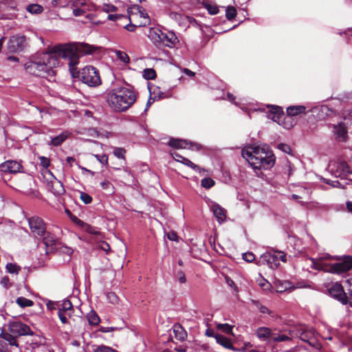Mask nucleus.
<instances>
[{
    "instance_id": "62",
    "label": "nucleus",
    "mask_w": 352,
    "mask_h": 352,
    "mask_svg": "<svg viewBox=\"0 0 352 352\" xmlns=\"http://www.w3.org/2000/svg\"><path fill=\"white\" fill-rule=\"evenodd\" d=\"M167 238L170 241H177L178 240V236L175 232H170L167 234Z\"/></svg>"
},
{
    "instance_id": "9",
    "label": "nucleus",
    "mask_w": 352,
    "mask_h": 352,
    "mask_svg": "<svg viewBox=\"0 0 352 352\" xmlns=\"http://www.w3.org/2000/svg\"><path fill=\"white\" fill-rule=\"evenodd\" d=\"M327 289L329 295L332 298H335L342 305L349 304V298L340 283L338 282L333 283L328 286Z\"/></svg>"
},
{
    "instance_id": "22",
    "label": "nucleus",
    "mask_w": 352,
    "mask_h": 352,
    "mask_svg": "<svg viewBox=\"0 0 352 352\" xmlns=\"http://www.w3.org/2000/svg\"><path fill=\"white\" fill-rule=\"evenodd\" d=\"M306 107L304 105L289 106L287 108L286 119L292 120V117L306 114Z\"/></svg>"
},
{
    "instance_id": "10",
    "label": "nucleus",
    "mask_w": 352,
    "mask_h": 352,
    "mask_svg": "<svg viewBox=\"0 0 352 352\" xmlns=\"http://www.w3.org/2000/svg\"><path fill=\"white\" fill-rule=\"evenodd\" d=\"M349 168L348 164L341 160L331 162L329 164V170L331 174L336 177H340L341 179H343L349 173Z\"/></svg>"
},
{
    "instance_id": "61",
    "label": "nucleus",
    "mask_w": 352,
    "mask_h": 352,
    "mask_svg": "<svg viewBox=\"0 0 352 352\" xmlns=\"http://www.w3.org/2000/svg\"><path fill=\"white\" fill-rule=\"evenodd\" d=\"M1 285L6 289L8 288L10 286V283L8 277H3L1 280Z\"/></svg>"
},
{
    "instance_id": "44",
    "label": "nucleus",
    "mask_w": 352,
    "mask_h": 352,
    "mask_svg": "<svg viewBox=\"0 0 352 352\" xmlns=\"http://www.w3.org/2000/svg\"><path fill=\"white\" fill-rule=\"evenodd\" d=\"M71 315H72L71 313H65V312H63V310H58V318L60 320L61 322L63 324H66L68 322L67 316L70 317Z\"/></svg>"
},
{
    "instance_id": "47",
    "label": "nucleus",
    "mask_w": 352,
    "mask_h": 352,
    "mask_svg": "<svg viewBox=\"0 0 352 352\" xmlns=\"http://www.w3.org/2000/svg\"><path fill=\"white\" fill-rule=\"evenodd\" d=\"M214 185V182L211 178H204L201 180V186L206 188H210Z\"/></svg>"
},
{
    "instance_id": "53",
    "label": "nucleus",
    "mask_w": 352,
    "mask_h": 352,
    "mask_svg": "<svg viewBox=\"0 0 352 352\" xmlns=\"http://www.w3.org/2000/svg\"><path fill=\"white\" fill-rule=\"evenodd\" d=\"M277 147L279 150L282 151L285 153L289 154L292 152L290 146L287 144L280 143L278 144Z\"/></svg>"
},
{
    "instance_id": "24",
    "label": "nucleus",
    "mask_w": 352,
    "mask_h": 352,
    "mask_svg": "<svg viewBox=\"0 0 352 352\" xmlns=\"http://www.w3.org/2000/svg\"><path fill=\"white\" fill-rule=\"evenodd\" d=\"M172 155L173 156V158L177 162H181L188 167H190L195 171H199L200 168L197 165L192 162L190 160L182 156L181 155L177 153H173Z\"/></svg>"
},
{
    "instance_id": "51",
    "label": "nucleus",
    "mask_w": 352,
    "mask_h": 352,
    "mask_svg": "<svg viewBox=\"0 0 352 352\" xmlns=\"http://www.w3.org/2000/svg\"><path fill=\"white\" fill-rule=\"evenodd\" d=\"M86 1L85 0H72L71 8H81L86 6Z\"/></svg>"
},
{
    "instance_id": "45",
    "label": "nucleus",
    "mask_w": 352,
    "mask_h": 352,
    "mask_svg": "<svg viewBox=\"0 0 352 352\" xmlns=\"http://www.w3.org/2000/svg\"><path fill=\"white\" fill-rule=\"evenodd\" d=\"M113 153L118 158L124 159V155L126 153V151L123 148L116 147L114 148Z\"/></svg>"
},
{
    "instance_id": "54",
    "label": "nucleus",
    "mask_w": 352,
    "mask_h": 352,
    "mask_svg": "<svg viewBox=\"0 0 352 352\" xmlns=\"http://www.w3.org/2000/svg\"><path fill=\"white\" fill-rule=\"evenodd\" d=\"M258 283L259 285V286L264 290H267L270 289V283L266 280L264 278H261V280H258Z\"/></svg>"
},
{
    "instance_id": "52",
    "label": "nucleus",
    "mask_w": 352,
    "mask_h": 352,
    "mask_svg": "<svg viewBox=\"0 0 352 352\" xmlns=\"http://www.w3.org/2000/svg\"><path fill=\"white\" fill-rule=\"evenodd\" d=\"M323 182L331 185L333 188H343V186L337 180L331 181L328 179H322Z\"/></svg>"
},
{
    "instance_id": "33",
    "label": "nucleus",
    "mask_w": 352,
    "mask_h": 352,
    "mask_svg": "<svg viewBox=\"0 0 352 352\" xmlns=\"http://www.w3.org/2000/svg\"><path fill=\"white\" fill-rule=\"evenodd\" d=\"M100 186L102 190H105L109 194L113 193V186L109 181L104 180L101 182Z\"/></svg>"
},
{
    "instance_id": "31",
    "label": "nucleus",
    "mask_w": 352,
    "mask_h": 352,
    "mask_svg": "<svg viewBox=\"0 0 352 352\" xmlns=\"http://www.w3.org/2000/svg\"><path fill=\"white\" fill-rule=\"evenodd\" d=\"M16 303L21 307H32L34 304L33 301L24 297H19L16 300Z\"/></svg>"
},
{
    "instance_id": "40",
    "label": "nucleus",
    "mask_w": 352,
    "mask_h": 352,
    "mask_svg": "<svg viewBox=\"0 0 352 352\" xmlns=\"http://www.w3.org/2000/svg\"><path fill=\"white\" fill-rule=\"evenodd\" d=\"M236 15V10L233 6H228L226 8V16L228 20H232Z\"/></svg>"
},
{
    "instance_id": "13",
    "label": "nucleus",
    "mask_w": 352,
    "mask_h": 352,
    "mask_svg": "<svg viewBox=\"0 0 352 352\" xmlns=\"http://www.w3.org/2000/svg\"><path fill=\"white\" fill-rule=\"evenodd\" d=\"M270 111L271 112H270V115L268 116L269 118L272 119L274 122H279L280 120V118L282 117H284V118H283L284 120H283V127L285 129H289L293 127V126H294L293 122L292 121V120L286 119L287 116H283V111L280 107H272V109L270 110Z\"/></svg>"
},
{
    "instance_id": "19",
    "label": "nucleus",
    "mask_w": 352,
    "mask_h": 352,
    "mask_svg": "<svg viewBox=\"0 0 352 352\" xmlns=\"http://www.w3.org/2000/svg\"><path fill=\"white\" fill-rule=\"evenodd\" d=\"M48 175L52 177V180L48 182V188L56 196H60L65 193V190L63 184L54 177L50 171H47Z\"/></svg>"
},
{
    "instance_id": "39",
    "label": "nucleus",
    "mask_w": 352,
    "mask_h": 352,
    "mask_svg": "<svg viewBox=\"0 0 352 352\" xmlns=\"http://www.w3.org/2000/svg\"><path fill=\"white\" fill-rule=\"evenodd\" d=\"M28 11L32 14H40L43 12L42 6L38 4H32L28 6L27 8Z\"/></svg>"
},
{
    "instance_id": "57",
    "label": "nucleus",
    "mask_w": 352,
    "mask_h": 352,
    "mask_svg": "<svg viewBox=\"0 0 352 352\" xmlns=\"http://www.w3.org/2000/svg\"><path fill=\"white\" fill-rule=\"evenodd\" d=\"M274 253L276 256H277L278 262L280 261L283 262H286V254L282 251H274Z\"/></svg>"
},
{
    "instance_id": "21",
    "label": "nucleus",
    "mask_w": 352,
    "mask_h": 352,
    "mask_svg": "<svg viewBox=\"0 0 352 352\" xmlns=\"http://www.w3.org/2000/svg\"><path fill=\"white\" fill-rule=\"evenodd\" d=\"M313 113H315L318 119H325L327 117L331 116L333 111L327 105L317 106L311 109Z\"/></svg>"
},
{
    "instance_id": "43",
    "label": "nucleus",
    "mask_w": 352,
    "mask_h": 352,
    "mask_svg": "<svg viewBox=\"0 0 352 352\" xmlns=\"http://www.w3.org/2000/svg\"><path fill=\"white\" fill-rule=\"evenodd\" d=\"M40 165L45 169V173L48 174L47 171H49L47 168L50 165V160L49 158L43 156L39 157Z\"/></svg>"
},
{
    "instance_id": "60",
    "label": "nucleus",
    "mask_w": 352,
    "mask_h": 352,
    "mask_svg": "<svg viewBox=\"0 0 352 352\" xmlns=\"http://www.w3.org/2000/svg\"><path fill=\"white\" fill-rule=\"evenodd\" d=\"M73 8V14L76 16H82L85 13V10L82 9L81 8L76 7Z\"/></svg>"
},
{
    "instance_id": "14",
    "label": "nucleus",
    "mask_w": 352,
    "mask_h": 352,
    "mask_svg": "<svg viewBox=\"0 0 352 352\" xmlns=\"http://www.w3.org/2000/svg\"><path fill=\"white\" fill-rule=\"evenodd\" d=\"M332 127L335 140L338 142H346L348 138V131L345 124L343 122H339L337 124H333Z\"/></svg>"
},
{
    "instance_id": "4",
    "label": "nucleus",
    "mask_w": 352,
    "mask_h": 352,
    "mask_svg": "<svg viewBox=\"0 0 352 352\" xmlns=\"http://www.w3.org/2000/svg\"><path fill=\"white\" fill-rule=\"evenodd\" d=\"M136 96L133 91L127 87H118L107 94L109 106L115 111H124L135 101Z\"/></svg>"
},
{
    "instance_id": "56",
    "label": "nucleus",
    "mask_w": 352,
    "mask_h": 352,
    "mask_svg": "<svg viewBox=\"0 0 352 352\" xmlns=\"http://www.w3.org/2000/svg\"><path fill=\"white\" fill-rule=\"evenodd\" d=\"M175 278L180 283H186V276L184 272L179 270L175 274Z\"/></svg>"
},
{
    "instance_id": "8",
    "label": "nucleus",
    "mask_w": 352,
    "mask_h": 352,
    "mask_svg": "<svg viewBox=\"0 0 352 352\" xmlns=\"http://www.w3.org/2000/svg\"><path fill=\"white\" fill-rule=\"evenodd\" d=\"M294 336H299L301 340L308 342L311 345L316 343V331L310 327L299 324L294 328Z\"/></svg>"
},
{
    "instance_id": "17",
    "label": "nucleus",
    "mask_w": 352,
    "mask_h": 352,
    "mask_svg": "<svg viewBox=\"0 0 352 352\" xmlns=\"http://www.w3.org/2000/svg\"><path fill=\"white\" fill-rule=\"evenodd\" d=\"M294 337V330L290 329L289 331L286 330H279L277 331L275 329L273 331L272 338L271 342H281L291 340Z\"/></svg>"
},
{
    "instance_id": "28",
    "label": "nucleus",
    "mask_w": 352,
    "mask_h": 352,
    "mask_svg": "<svg viewBox=\"0 0 352 352\" xmlns=\"http://www.w3.org/2000/svg\"><path fill=\"white\" fill-rule=\"evenodd\" d=\"M69 134L68 131L63 132L56 137L53 138L50 144L56 146L60 145L69 137Z\"/></svg>"
},
{
    "instance_id": "3",
    "label": "nucleus",
    "mask_w": 352,
    "mask_h": 352,
    "mask_svg": "<svg viewBox=\"0 0 352 352\" xmlns=\"http://www.w3.org/2000/svg\"><path fill=\"white\" fill-rule=\"evenodd\" d=\"M338 259V256L324 253L320 254L316 258H309V261L312 269L331 274H340L352 269V259L351 258H346L342 262L333 264L327 263L328 261Z\"/></svg>"
},
{
    "instance_id": "32",
    "label": "nucleus",
    "mask_w": 352,
    "mask_h": 352,
    "mask_svg": "<svg viewBox=\"0 0 352 352\" xmlns=\"http://www.w3.org/2000/svg\"><path fill=\"white\" fill-rule=\"evenodd\" d=\"M215 339L217 343L220 344L221 345L226 348H229L231 345V343L228 338L219 333L217 335H215Z\"/></svg>"
},
{
    "instance_id": "25",
    "label": "nucleus",
    "mask_w": 352,
    "mask_h": 352,
    "mask_svg": "<svg viewBox=\"0 0 352 352\" xmlns=\"http://www.w3.org/2000/svg\"><path fill=\"white\" fill-rule=\"evenodd\" d=\"M72 219L76 223L78 226H81L82 229L88 233L97 234L98 232L96 230L95 228L91 226L84 223L80 219H78L76 217H74Z\"/></svg>"
},
{
    "instance_id": "2",
    "label": "nucleus",
    "mask_w": 352,
    "mask_h": 352,
    "mask_svg": "<svg viewBox=\"0 0 352 352\" xmlns=\"http://www.w3.org/2000/svg\"><path fill=\"white\" fill-rule=\"evenodd\" d=\"M241 154L255 170L261 168L269 169L275 164V156L266 145L247 146L242 149Z\"/></svg>"
},
{
    "instance_id": "59",
    "label": "nucleus",
    "mask_w": 352,
    "mask_h": 352,
    "mask_svg": "<svg viewBox=\"0 0 352 352\" xmlns=\"http://www.w3.org/2000/svg\"><path fill=\"white\" fill-rule=\"evenodd\" d=\"M109 301L113 304L117 303L118 300V296L114 293H108L107 295Z\"/></svg>"
},
{
    "instance_id": "34",
    "label": "nucleus",
    "mask_w": 352,
    "mask_h": 352,
    "mask_svg": "<svg viewBox=\"0 0 352 352\" xmlns=\"http://www.w3.org/2000/svg\"><path fill=\"white\" fill-rule=\"evenodd\" d=\"M73 305L69 300H64L58 308V310H63L65 313H71Z\"/></svg>"
},
{
    "instance_id": "37",
    "label": "nucleus",
    "mask_w": 352,
    "mask_h": 352,
    "mask_svg": "<svg viewBox=\"0 0 352 352\" xmlns=\"http://www.w3.org/2000/svg\"><path fill=\"white\" fill-rule=\"evenodd\" d=\"M217 328L227 334H232V327L229 324H218Z\"/></svg>"
},
{
    "instance_id": "7",
    "label": "nucleus",
    "mask_w": 352,
    "mask_h": 352,
    "mask_svg": "<svg viewBox=\"0 0 352 352\" xmlns=\"http://www.w3.org/2000/svg\"><path fill=\"white\" fill-rule=\"evenodd\" d=\"M80 78L83 83L89 87H96L101 84L98 70L92 66H87L82 69Z\"/></svg>"
},
{
    "instance_id": "48",
    "label": "nucleus",
    "mask_w": 352,
    "mask_h": 352,
    "mask_svg": "<svg viewBox=\"0 0 352 352\" xmlns=\"http://www.w3.org/2000/svg\"><path fill=\"white\" fill-rule=\"evenodd\" d=\"M347 291L349 294L350 297L352 298V278H349L346 280ZM349 304L352 307V299L349 300Z\"/></svg>"
},
{
    "instance_id": "5",
    "label": "nucleus",
    "mask_w": 352,
    "mask_h": 352,
    "mask_svg": "<svg viewBox=\"0 0 352 352\" xmlns=\"http://www.w3.org/2000/svg\"><path fill=\"white\" fill-rule=\"evenodd\" d=\"M8 332L1 333L2 338L8 341L12 346H17L16 338L19 336L32 335V331L30 328L20 322H13L9 324Z\"/></svg>"
},
{
    "instance_id": "16",
    "label": "nucleus",
    "mask_w": 352,
    "mask_h": 352,
    "mask_svg": "<svg viewBox=\"0 0 352 352\" xmlns=\"http://www.w3.org/2000/svg\"><path fill=\"white\" fill-rule=\"evenodd\" d=\"M277 256H276L272 252H268L261 255L259 259V263L261 265H267L271 269L278 268L279 263L278 262Z\"/></svg>"
},
{
    "instance_id": "23",
    "label": "nucleus",
    "mask_w": 352,
    "mask_h": 352,
    "mask_svg": "<svg viewBox=\"0 0 352 352\" xmlns=\"http://www.w3.org/2000/svg\"><path fill=\"white\" fill-rule=\"evenodd\" d=\"M210 208L219 223H222L225 221L226 217V210L223 208L218 204L212 203L210 206Z\"/></svg>"
},
{
    "instance_id": "63",
    "label": "nucleus",
    "mask_w": 352,
    "mask_h": 352,
    "mask_svg": "<svg viewBox=\"0 0 352 352\" xmlns=\"http://www.w3.org/2000/svg\"><path fill=\"white\" fill-rule=\"evenodd\" d=\"M218 333H216L214 332V330L210 328H208L206 330L205 335L208 337H214L215 338V335H217Z\"/></svg>"
},
{
    "instance_id": "12",
    "label": "nucleus",
    "mask_w": 352,
    "mask_h": 352,
    "mask_svg": "<svg viewBox=\"0 0 352 352\" xmlns=\"http://www.w3.org/2000/svg\"><path fill=\"white\" fill-rule=\"evenodd\" d=\"M28 223L31 232L35 236H42L45 232L46 226L41 218L36 216L32 217L28 219Z\"/></svg>"
},
{
    "instance_id": "20",
    "label": "nucleus",
    "mask_w": 352,
    "mask_h": 352,
    "mask_svg": "<svg viewBox=\"0 0 352 352\" xmlns=\"http://www.w3.org/2000/svg\"><path fill=\"white\" fill-rule=\"evenodd\" d=\"M273 330L267 327H260L255 330L256 338L263 342H270L272 338Z\"/></svg>"
},
{
    "instance_id": "41",
    "label": "nucleus",
    "mask_w": 352,
    "mask_h": 352,
    "mask_svg": "<svg viewBox=\"0 0 352 352\" xmlns=\"http://www.w3.org/2000/svg\"><path fill=\"white\" fill-rule=\"evenodd\" d=\"M137 10L140 14V17L145 19V22L143 23V25H146V24L149 23V18L148 14L145 12V10L141 7L138 6Z\"/></svg>"
},
{
    "instance_id": "49",
    "label": "nucleus",
    "mask_w": 352,
    "mask_h": 352,
    "mask_svg": "<svg viewBox=\"0 0 352 352\" xmlns=\"http://www.w3.org/2000/svg\"><path fill=\"white\" fill-rule=\"evenodd\" d=\"M94 156L97 159V160L102 164V165L108 164V156L105 154L104 155H94Z\"/></svg>"
},
{
    "instance_id": "27",
    "label": "nucleus",
    "mask_w": 352,
    "mask_h": 352,
    "mask_svg": "<svg viewBox=\"0 0 352 352\" xmlns=\"http://www.w3.org/2000/svg\"><path fill=\"white\" fill-rule=\"evenodd\" d=\"M173 333L175 337L180 341H184L187 337L186 331L180 324L173 326Z\"/></svg>"
},
{
    "instance_id": "26",
    "label": "nucleus",
    "mask_w": 352,
    "mask_h": 352,
    "mask_svg": "<svg viewBox=\"0 0 352 352\" xmlns=\"http://www.w3.org/2000/svg\"><path fill=\"white\" fill-rule=\"evenodd\" d=\"M43 236V243L47 247L52 248L56 244L57 238L52 232L45 230V232Z\"/></svg>"
},
{
    "instance_id": "29",
    "label": "nucleus",
    "mask_w": 352,
    "mask_h": 352,
    "mask_svg": "<svg viewBox=\"0 0 352 352\" xmlns=\"http://www.w3.org/2000/svg\"><path fill=\"white\" fill-rule=\"evenodd\" d=\"M281 288L279 292L285 291L291 288H305L307 287V285L305 282H298L295 286H292V283L288 281L283 283L280 285Z\"/></svg>"
},
{
    "instance_id": "50",
    "label": "nucleus",
    "mask_w": 352,
    "mask_h": 352,
    "mask_svg": "<svg viewBox=\"0 0 352 352\" xmlns=\"http://www.w3.org/2000/svg\"><path fill=\"white\" fill-rule=\"evenodd\" d=\"M252 302L255 305L256 308L261 312L262 314H270V311L267 307L261 305L256 300H252Z\"/></svg>"
},
{
    "instance_id": "1",
    "label": "nucleus",
    "mask_w": 352,
    "mask_h": 352,
    "mask_svg": "<svg viewBox=\"0 0 352 352\" xmlns=\"http://www.w3.org/2000/svg\"><path fill=\"white\" fill-rule=\"evenodd\" d=\"M96 47L85 43L59 44L49 52L38 53L25 64L26 71L42 78L53 77L54 68L59 64V58L68 60L69 69L73 78L79 76L77 65L79 58L93 53Z\"/></svg>"
},
{
    "instance_id": "35",
    "label": "nucleus",
    "mask_w": 352,
    "mask_h": 352,
    "mask_svg": "<svg viewBox=\"0 0 352 352\" xmlns=\"http://www.w3.org/2000/svg\"><path fill=\"white\" fill-rule=\"evenodd\" d=\"M143 76L147 80H153L156 76L155 71L151 68L145 69L143 71Z\"/></svg>"
},
{
    "instance_id": "58",
    "label": "nucleus",
    "mask_w": 352,
    "mask_h": 352,
    "mask_svg": "<svg viewBox=\"0 0 352 352\" xmlns=\"http://www.w3.org/2000/svg\"><path fill=\"white\" fill-rule=\"evenodd\" d=\"M243 258L245 261H247L248 263H251L255 259V257H254V255L252 252H246L243 254Z\"/></svg>"
},
{
    "instance_id": "30",
    "label": "nucleus",
    "mask_w": 352,
    "mask_h": 352,
    "mask_svg": "<svg viewBox=\"0 0 352 352\" xmlns=\"http://www.w3.org/2000/svg\"><path fill=\"white\" fill-rule=\"evenodd\" d=\"M87 318L91 325H98L100 322V318L94 311L89 312Z\"/></svg>"
},
{
    "instance_id": "11",
    "label": "nucleus",
    "mask_w": 352,
    "mask_h": 352,
    "mask_svg": "<svg viewBox=\"0 0 352 352\" xmlns=\"http://www.w3.org/2000/svg\"><path fill=\"white\" fill-rule=\"evenodd\" d=\"M27 45L26 38L21 34L14 35L10 37L8 43V49L11 53L22 51Z\"/></svg>"
},
{
    "instance_id": "46",
    "label": "nucleus",
    "mask_w": 352,
    "mask_h": 352,
    "mask_svg": "<svg viewBox=\"0 0 352 352\" xmlns=\"http://www.w3.org/2000/svg\"><path fill=\"white\" fill-rule=\"evenodd\" d=\"M80 199L85 204L91 203L93 200L92 197L89 195L83 192H80Z\"/></svg>"
},
{
    "instance_id": "55",
    "label": "nucleus",
    "mask_w": 352,
    "mask_h": 352,
    "mask_svg": "<svg viewBox=\"0 0 352 352\" xmlns=\"http://www.w3.org/2000/svg\"><path fill=\"white\" fill-rule=\"evenodd\" d=\"M226 283L230 287L232 288L235 292H239L237 286L232 278L228 276H226Z\"/></svg>"
},
{
    "instance_id": "42",
    "label": "nucleus",
    "mask_w": 352,
    "mask_h": 352,
    "mask_svg": "<svg viewBox=\"0 0 352 352\" xmlns=\"http://www.w3.org/2000/svg\"><path fill=\"white\" fill-rule=\"evenodd\" d=\"M94 352H118L116 349L105 346V345H100L97 346L94 349Z\"/></svg>"
},
{
    "instance_id": "38",
    "label": "nucleus",
    "mask_w": 352,
    "mask_h": 352,
    "mask_svg": "<svg viewBox=\"0 0 352 352\" xmlns=\"http://www.w3.org/2000/svg\"><path fill=\"white\" fill-rule=\"evenodd\" d=\"M116 54L117 58L124 63H129L130 58L129 56L124 52L116 50Z\"/></svg>"
},
{
    "instance_id": "6",
    "label": "nucleus",
    "mask_w": 352,
    "mask_h": 352,
    "mask_svg": "<svg viewBox=\"0 0 352 352\" xmlns=\"http://www.w3.org/2000/svg\"><path fill=\"white\" fill-rule=\"evenodd\" d=\"M148 36L156 45H163L166 47H173L178 42V38L173 32L164 33L160 30H151Z\"/></svg>"
},
{
    "instance_id": "15",
    "label": "nucleus",
    "mask_w": 352,
    "mask_h": 352,
    "mask_svg": "<svg viewBox=\"0 0 352 352\" xmlns=\"http://www.w3.org/2000/svg\"><path fill=\"white\" fill-rule=\"evenodd\" d=\"M168 144L175 148H189L192 150H199L201 145L197 143L188 142L185 140L174 139L170 140Z\"/></svg>"
},
{
    "instance_id": "36",
    "label": "nucleus",
    "mask_w": 352,
    "mask_h": 352,
    "mask_svg": "<svg viewBox=\"0 0 352 352\" xmlns=\"http://www.w3.org/2000/svg\"><path fill=\"white\" fill-rule=\"evenodd\" d=\"M6 268L8 273L16 274H17L19 273V270H21V267L19 266H18L16 264L11 263H8L6 265Z\"/></svg>"
},
{
    "instance_id": "64",
    "label": "nucleus",
    "mask_w": 352,
    "mask_h": 352,
    "mask_svg": "<svg viewBox=\"0 0 352 352\" xmlns=\"http://www.w3.org/2000/svg\"><path fill=\"white\" fill-rule=\"evenodd\" d=\"M208 12L212 14H216L219 10L217 7H210L208 8Z\"/></svg>"
},
{
    "instance_id": "18",
    "label": "nucleus",
    "mask_w": 352,
    "mask_h": 352,
    "mask_svg": "<svg viewBox=\"0 0 352 352\" xmlns=\"http://www.w3.org/2000/svg\"><path fill=\"white\" fill-rule=\"evenodd\" d=\"M0 170L9 173H17L23 171V166L19 162L8 160L0 164Z\"/></svg>"
}]
</instances>
